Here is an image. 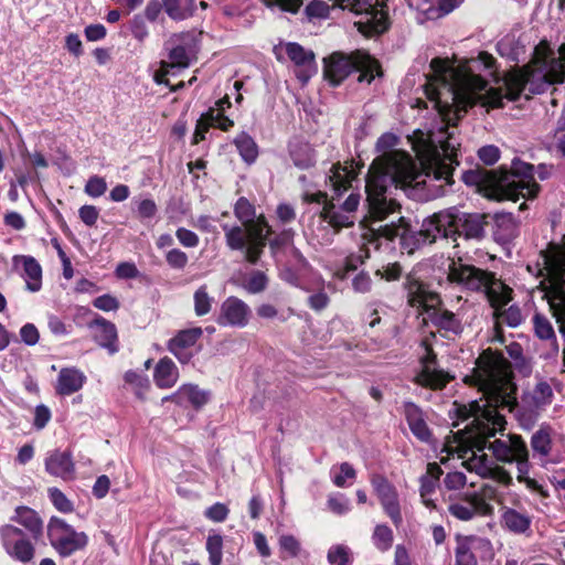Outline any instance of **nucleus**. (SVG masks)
<instances>
[{"label": "nucleus", "instance_id": "obj_5", "mask_svg": "<svg viewBox=\"0 0 565 565\" xmlns=\"http://www.w3.org/2000/svg\"><path fill=\"white\" fill-rule=\"evenodd\" d=\"M534 169L530 163L513 160L511 170L477 168L465 171L462 180L467 185L477 186L479 192L492 200L533 199L540 190L534 180Z\"/></svg>", "mask_w": 565, "mask_h": 565}, {"label": "nucleus", "instance_id": "obj_39", "mask_svg": "<svg viewBox=\"0 0 565 565\" xmlns=\"http://www.w3.org/2000/svg\"><path fill=\"white\" fill-rule=\"evenodd\" d=\"M494 220V234L502 239H510L515 232V221L511 213H497Z\"/></svg>", "mask_w": 565, "mask_h": 565}, {"label": "nucleus", "instance_id": "obj_10", "mask_svg": "<svg viewBox=\"0 0 565 565\" xmlns=\"http://www.w3.org/2000/svg\"><path fill=\"white\" fill-rule=\"evenodd\" d=\"M324 78L333 86L339 85L351 72L360 73L358 81L370 84L376 76L382 75L379 62L369 53L356 51L351 55L335 52L323 60Z\"/></svg>", "mask_w": 565, "mask_h": 565}, {"label": "nucleus", "instance_id": "obj_41", "mask_svg": "<svg viewBox=\"0 0 565 565\" xmlns=\"http://www.w3.org/2000/svg\"><path fill=\"white\" fill-rule=\"evenodd\" d=\"M372 543L381 552L388 551L393 544V531L385 524H377L372 534Z\"/></svg>", "mask_w": 565, "mask_h": 565}, {"label": "nucleus", "instance_id": "obj_62", "mask_svg": "<svg viewBox=\"0 0 565 565\" xmlns=\"http://www.w3.org/2000/svg\"><path fill=\"white\" fill-rule=\"evenodd\" d=\"M94 307L103 311H114L119 307L118 300L110 295H103L95 298Z\"/></svg>", "mask_w": 565, "mask_h": 565}, {"label": "nucleus", "instance_id": "obj_30", "mask_svg": "<svg viewBox=\"0 0 565 565\" xmlns=\"http://www.w3.org/2000/svg\"><path fill=\"white\" fill-rule=\"evenodd\" d=\"M85 380L86 376L79 370L75 367H64L60 371L57 376L55 386L56 393L63 396L71 395L83 387Z\"/></svg>", "mask_w": 565, "mask_h": 565}, {"label": "nucleus", "instance_id": "obj_37", "mask_svg": "<svg viewBox=\"0 0 565 565\" xmlns=\"http://www.w3.org/2000/svg\"><path fill=\"white\" fill-rule=\"evenodd\" d=\"M166 13L175 21L185 20L196 9V0H162Z\"/></svg>", "mask_w": 565, "mask_h": 565}, {"label": "nucleus", "instance_id": "obj_31", "mask_svg": "<svg viewBox=\"0 0 565 565\" xmlns=\"http://www.w3.org/2000/svg\"><path fill=\"white\" fill-rule=\"evenodd\" d=\"M501 521L510 532L514 534H527L531 530L532 515L523 510L503 508Z\"/></svg>", "mask_w": 565, "mask_h": 565}, {"label": "nucleus", "instance_id": "obj_26", "mask_svg": "<svg viewBox=\"0 0 565 565\" xmlns=\"http://www.w3.org/2000/svg\"><path fill=\"white\" fill-rule=\"evenodd\" d=\"M175 404L182 407L191 406L200 409L211 399V391L202 390L195 384H183L174 393Z\"/></svg>", "mask_w": 565, "mask_h": 565}, {"label": "nucleus", "instance_id": "obj_61", "mask_svg": "<svg viewBox=\"0 0 565 565\" xmlns=\"http://www.w3.org/2000/svg\"><path fill=\"white\" fill-rule=\"evenodd\" d=\"M227 513L228 509L225 504L215 503L205 510L204 515L214 522H222L226 519Z\"/></svg>", "mask_w": 565, "mask_h": 565}, {"label": "nucleus", "instance_id": "obj_35", "mask_svg": "<svg viewBox=\"0 0 565 565\" xmlns=\"http://www.w3.org/2000/svg\"><path fill=\"white\" fill-rule=\"evenodd\" d=\"M289 154L294 164L299 169H309L313 167L317 161L316 152L308 142H290Z\"/></svg>", "mask_w": 565, "mask_h": 565}, {"label": "nucleus", "instance_id": "obj_60", "mask_svg": "<svg viewBox=\"0 0 565 565\" xmlns=\"http://www.w3.org/2000/svg\"><path fill=\"white\" fill-rule=\"evenodd\" d=\"M51 419V411L41 404L35 407L33 426L36 429H43Z\"/></svg>", "mask_w": 565, "mask_h": 565}, {"label": "nucleus", "instance_id": "obj_29", "mask_svg": "<svg viewBox=\"0 0 565 565\" xmlns=\"http://www.w3.org/2000/svg\"><path fill=\"white\" fill-rule=\"evenodd\" d=\"M92 328L94 329V339L100 347L107 349L111 354L118 351L117 329L113 322L100 317L94 320Z\"/></svg>", "mask_w": 565, "mask_h": 565}, {"label": "nucleus", "instance_id": "obj_53", "mask_svg": "<svg viewBox=\"0 0 565 565\" xmlns=\"http://www.w3.org/2000/svg\"><path fill=\"white\" fill-rule=\"evenodd\" d=\"M402 273L403 270L398 263H391L377 269L375 275L387 281H394L401 278Z\"/></svg>", "mask_w": 565, "mask_h": 565}, {"label": "nucleus", "instance_id": "obj_38", "mask_svg": "<svg viewBox=\"0 0 565 565\" xmlns=\"http://www.w3.org/2000/svg\"><path fill=\"white\" fill-rule=\"evenodd\" d=\"M408 4L417 11L416 19L419 23L440 18L437 0H408Z\"/></svg>", "mask_w": 565, "mask_h": 565}, {"label": "nucleus", "instance_id": "obj_27", "mask_svg": "<svg viewBox=\"0 0 565 565\" xmlns=\"http://www.w3.org/2000/svg\"><path fill=\"white\" fill-rule=\"evenodd\" d=\"M441 475V468L436 462H431L427 465L426 473L423 475L419 479V494L422 502L426 508L430 510L436 509V503L435 500L433 499V494L436 492L439 478Z\"/></svg>", "mask_w": 565, "mask_h": 565}, {"label": "nucleus", "instance_id": "obj_15", "mask_svg": "<svg viewBox=\"0 0 565 565\" xmlns=\"http://www.w3.org/2000/svg\"><path fill=\"white\" fill-rule=\"evenodd\" d=\"M370 481L385 514L398 527L403 522V516L396 487L382 475H373Z\"/></svg>", "mask_w": 565, "mask_h": 565}, {"label": "nucleus", "instance_id": "obj_25", "mask_svg": "<svg viewBox=\"0 0 565 565\" xmlns=\"http://www.w3.org/2000/svg\"><path fill=\"white\" fill-rule=\"evenodd\" d=\"M15 268H21V276L25 280V287L31 292H36L42 287V267L39 262L29 255L13 257Z\"/></svg>", "mask_w": 565, "mask_h": 565}, {"label": "nucleus", "instance_id": "obj_8", "mask_svg": "<svg viewBox=\"0 0 565 565\" xmlns=\"http://www.w3.org/2000/svg\"><path fill=\"white\" fill-rule=\"evenodd\" d=\"M268 7L277 6L282 11L297 12L303 0H263ZM340 7L362 15L356 22L359 30L367 35L383 33L388 26L387 12L374 0H311L306 8L311 18H326L330 9Z\"/></svg>", "mask_w": 565, "mask_h": 565}, {"label": "nucleus", "instance_id": "obj_1", "mask_svg": "<svg viewBox=\"0 0 565 565\" xmlns=\"http://www.w3.org/2000/svg\"><path fill=\"white\" fill-rule=\"evenodd\" d=\"M427 98L440 116L438 129L430 130L427 137L416 145L415 151L419 167L414 159L401 150H391L377 157L371 164L365 193L367 202L370 243H379L382 238L388 242L399 241L403 253L413 254L425 244L434 243L437 237L463 236L481 239L484 236L487 215L463 213L450 207L425 218L418 231L413 230L411 222L401 215V205L388 198V189L393 184L401 188L429 186L433 181L441 182L436 194L445 185L452 183L455 166H458L457 150L459 143L449 131L467 111L468 107L459 104L441 105L439 89L425 84ZM379 244H376V247Z\"/></svg>", "mask_w": 565, "mask_h": 565}, {"label": "nucleus", "instance_id": "obj_48", "mask_svg": "<svg viewBox=\"0 0 565 565\" xmlns=\"http://www.w3.org/2000/svg\"><path fill=\"white\" fill-rule=\"evenodd\" d=\"M328 508L338 515H343L351 510L350 501L342 493H335L329 497Z\"/></svg>", "mask_w": 565, "mask_h": 565}, {"label": "nucleus", "instance_id": "obj_63", "mask_svg": "<svg viewBox=\"0 0 565 565\" xmlns=\"http://www.w3.org/2000/svg\"><path fill=\"white\" fill-rule=\"evenodd\" d=\"M354 291L365 294L371 290L372 279L367 273L361 271L352 280Z\"/></svg>", "mask_w": 565, "mask_h": 565}, {"label": "nucleus", "instance_id": "obj_42", "mask_svg": "<svg viewBox=\"0 0 565 565\" xmlns=\"http://www.w3.org/2000/svg\"><path fill=\"white\" fill-rule=\"evenodd\" d=\"M194 300V311L199 317L207 315L214 302V298L211 297L207 292V287L205 285L199 287L193 296Z\"/></svg>", "mask_w": 565, "mask_h": 565}, {"label": "nucleus", "instance_id": "obj_36", "mask_svg": "<svg viewBox=\"0 0 565 565\" xmlns=\"http://www.w3.org/2000/svg\"><path fill=\"white\" fill-rule=\"evenodd\" d=\"M24 526L34 540H38L43 531V522L38 513L28 507H18L15 515L11 519Z\"/></svg>", "mask_w": 565, "mask_h": 565}, {"label": "nucleus", "instance_id": "obj_13", "mask_svg": "<svg viewBox=\"0 0 565 565\" xmlns=\"http://www.w3.org/2000/svg\"><path fill=\"white\" fill-rule=\"evenodd\" d=\"M424 353L420 356V371L415 375L414 382L434 391L443 390L451 380V376L444 370L437 367L436 354L434 353L428 338L420 342Z\"/></svg>", "mask_w": 565, "mask_h": 565}, {"label": "nucleus", "instance_id": "obj_22", "mask_svg": "<svg viewBox=\"0 0 565 565\" xmlns=\"http://www.w3.org/2000/svg\"><path fill=\"white\" fill-rule=\"evenodd\" d=\"M249 264L254 263L263 248L266 246L267 238L271 230L266 220L249 207Z\"/></svg>", "mask_w": 565, "mask_h": 565}, {"label": "nucleus", "instance_id": "obj_7", "mask_svg": "<svg viewBox=\"0 0 565 565\" xmlns=\"http://www.w3.org/2000/svg\"><path fill=\"white\" fill-rule=\"evenodd\" d=\"M355 178L356 173L353 168L338 162L332 164L328 173L327 185L333 191L330 202L327 201V193L322 191L315 193L305 192L302 195L303 201L307 203H324L320 216L334 230L333 234L354 224L355 213L361 199L360 194L351 192L341 205H337L334 200L352 188V181Z\"/></svg>", "mask_w": 565, "mask_h": 565}, {"label": "nucleus", "instance_id": "obj_33", "mask_svg": "<svg viewBox=\"0 0 565 565\" xmlns=\"http://www.w3.org/2000/svg\"><path fill=\"white\" fill-rule=\"evenodd\" d=\"M179 379L175 363L168 356L161 358L153 371V381L159 388H171Z\"/></svg>", "mask_w": 565, "mask_h": 565}, {"label": "nucleus", "instance_id": "obj_45", "mask_svg": "<svg viewBox=\"0 0 565 565\" xmlns=\"http://www.w3.org/2000/svg\"><path fill=\"white\" fill-rule=\"evenodd\" d=\"M279 547L282 558L297 557L301 553L300 542L292 535H281L279 537Z\"/></svg>", "mask_w": 565, "mask_h": 565}, {"label": "nucleus", "instance_id": "obj_46", "mask_svg": "<svg viewBox=\"0 0 565 565\" xmlns=\"http://www.w3.org/2000/svg\"><path fill=\"white\" fill-rule=\"evenodd\" d=\"M330 565H348L350 562V550L345 545H333L328 552Z\"/></svg>", "mask_w": 565, "mask_h": 565}, {"label": "nucleus", "instance_id": "obj_17", "mask_svg": "<svg viewBox=\"0 0 565 565\" xmlns=\"http://www.w3.org/2000/svg\"><path fill=\"white\" fill-rule=\"evenodd\" d=\"M455 555L456 565H478L479 559L491 555V544L477 536H458Z\"/></svg>", "mask_w": 565, "mask_h": 565}, {"label": "nucleus", "instance_id": "obj_6", "mask_svg": "<svg viewBox=\"0 0 565 565\" xmlns=\"http://www.w3.org/2000/svg\"><path fill=\"white\" fill-rule=\"evenodd\" d=\"M449 279L472 291H482L490 305L495 309V317L499 323H505L511 328L520 326L523 315L519 307L511 306L503 311L499 309L511 300L512 290L493 273L480 269L476 266L452 262L449 267Z\"/></svg>", "mask_w": 565, "mask_h": 565}, {"label": "nucleus", "instance_id": "obj_11", "mask_svg": "<svg viewBox=\"0 0 565 565\" xmlns=\"http://www.w3.org/2000/svg\"><path fill=\"white\" fill-rule=\"evenodd\" d=\"M164 50L168 52V61L161 63L166 73L170 68H186L196 60L198 35L194 32L174 33L166 41Z\"/></svg>", "mask_w": 565, "mask_h": 565}, {"label": "nucleus", "instance_id": "obj_9", "mask_svg": "<svg viewBox=\"0 0 565 565\" xmlns=\"http://www.w3.org/2000/svg\"><path fill=\"white\" fill-rule=\"evenodd\" d=\"M404 288L407 292L408 303L412 307L423 308L426 317L424 320H430L439 329L458 334L462 331V326L457 316L439 307L440 298L436 292L427 289L426 285L416 276L414 271L405 277Z\"/></svg>", "mask_w": 565, "mask_h": 565}, {"label": "nucleus", "instance_id": "obj_50", "mask_svg": "<svg viewBox=\"0 0 565 565\" xmlns=\"http://www.w3.org/2000/svg\"><path fill=\"white\" fill-rule=\"evenodd\" d=\"M166 260L171 268L181 270L186 266L189 258L181 249L172 248L166 254Z\"/></svg>", "mask_w": 565, "mask_h": 565}, {"label": "nucleus", "instance_id": "obj_58", "mask_svg": "<svg viewBox=\"0 0 565 565\" xmlns=\"http://www.w3.org/2000/svg\"><path fill=\"white\" fill-rule=\"evenodd\" d=\"M276 214L282 225H287L296 220L294 206L287 203H280L276 209Z\"/></svg>", "mask_w": 565, "mask_h": 565}, {"label": "nucleus", "instance_id": "obj_16", "mask_svg": "<svg viewBox=\"0 0 565 565\" xmlns=\"http://www.w3.org/2000/svg\"><path fill=\"white\" fill-rule=\"evenodd\" d=\"M230 105L228 96H224L215 102V107H211L200 117L196 122L193 143L204 140L210 127H216L226 131L234 125L233 120L224 115L225 108L230 107Z\"/></svg>", "mask_w": 565, "mask_h": 565}, {"label": "nucleus", "instance_id": "obj_56", "mask_svg": "<svg viewBox=\"0 0 565 565\" xmlns=\"http://www.w3.org/2000/svg\"><path fill=\"white\" fill-rule=\"evenodd\" d=\"M444 483L449 490H459L467 483V478L463 472H448L444 479Z\"/></svg>", "mask_w": 565, "mask_h": 565}, {"label": "nucleus", "instance_id": "obj_47", "mask_svg": "<svg viewBox=\"0 0 565 565\" xmlns=\"http://www.w3.org/2000/svg\"><path fill=\"white\" fill-rule=\"evenodd\" d=\"M49 497L53 505L63 513H70L73 511V503L66 498V495L57 488L49 489Z\"/></svg>", "mask_w": 565, "mask_h": 565}, {"label": "nucleus", "instance_id": "obj_14", "mask_svg": "<svg viewBox=\"0 0 565 565\" xmlns=\"http://www.w3.org/2000/svg\"><path fill=\"white\" fill-rule=\"evenodd\" d=\"M2 545L10 557L20 563L32 562L35 555L34 545L25 537L24 532L11 524L0 527Z\"/></svg>", "mask_w": 565, "mask_h": 565}, {"label": "nucleus", "instance_id": "obj_24", "mask_svg": "<svg viewBox=\"0 0 565 565\" xmlns=\"http://www.w3.org/2000/svg\"><path fill=\"white\" fill-rule=\"evenodd\" d=\"M402 408L412 434L420 441H429L431 431L427 425L424 411L411 401L404 402Z\"/></svg>", "mask_w": 565, "mask_h": 565}, {"label": "nucleus", "instance_id": "obj_44", "mask_svg": "<svg viewBox=\"0 0 565 565\" xmlns=\"http://www.w3.org/2000/svg\"><path fill=\"white\" fill-rule=\"evenodd\" d=\"M223 539L220 534H210L206 540V551L211 565H221L222 563Z\"/></svg>", "mask_w": 565, "mask_h": 565}, {"label": "nucleus", "instance_id": "obj_54", "mask_svg": "<svg viewBox=\"0 0 565 565\" xmlns=\"http://www.w3.org/2000/svg\"><path fill=\"white\" fill-rule=\"evenodd\" d=\"M267 284L268 278L263 270H254L249 273V292H260L266 288Z\"/></svg>", "mask_w": 565, "mask_h": 565}, {"label": "nucleus", "instance_id": "obj_4", "mask_svg": "<svg viewBox=\"0 0 565 565\" xmlns=\"http://www.w3.org/2000/svg\"><path fill=\"white\" fill-rule=\"evenodd\" d=\"M456 413L458 420L454 423L455 427H458L461 423H466L463 428H459L455 434L457 438L458 451L461 448L472 452V456L463 461L465 467L469 471H473L482 478L492 479L505 487H510L513 483L511 473L489 460L486 454L478 455L477 451H483L486 448L489 449L497 461L503 463H515L518 470V481L524 483L530 490H537L539 483L536 480L529 477L530 472V451L525 440L522 436L516 434H507L501 438L488 441V438L495 436L497 433H502L503 429L495 430L493 433L486 431L487 428L491 430L490 425H486L483 418L477 416L475 409L471 408V402L467 405H458L455 403ZM484 422H487L484 419Z\"/></svg>", "mask_w": 565, "mask_h": 565}, {"label": "nucleus", "instance_id": "obj_12", "mask_svg": "<svg viewBox=\"0 0 565 565\" xmlns=\"http://www.w3.org/2000/svg\"><path fill=\"white\" fill-rule=\"evenodd\" d=\"M47 536L51 545L62 557H68L83 550L88 543L84 532H77L64 520L52 516L47 524Z\"/></svg>", "mask_w": 565, "mask_h": 565}, {"label": "nucleus", "instance_id": "obj_21", "mask_svg": "<svg viewBox=\"0 0 565 565\" xmlns=\"http://www.w3.org/2000/svg\"><path fill=\"white\" fill-rule=\"evenodd\" d=\"M280 50H284L287 57L294 63L297 78L302 83H307L316 73L313 52L294 42L286 43Z\"/></svg>", "mask_w": 565, "mask_h": 565}, {"label": "nucleus", "instance_id": "obj_64", "mask_svg": "<svg viewBox=\"0 0 565 565\" xmlns=\"http://www.w3.org/2000/svg\"><path fill=\"white\" fill-rule=\"evenodd\" d=\"M556 147L565 159V116H562L557 121L555 130Z\"/></svg>", "mask_w": 565, "mask_h": 565}, {"label": "nucleus", "instance_id": "obj_18", "mask_svg": "<svg viewBox=\"0 0 565 565\" xmlns=\"http://www.w3.org/2000/svg\"><path fill=\"white\" fill-rule=\"evenodd\" d=\"M554 430L548 425H541L531 436L533 457L537 458L542 466L558 463L561 456L555 449Z\"/></svg>", "mask_w": 565, "mask_h": 565}, {"label": "nucleus", "instance_id": "obj_2", "mask_svg": "<svg viewBox=\"0 0 565 565\" xmlns=\"http://www.w3.org/2000/svg\"><path fill=\"white\" fill-rule=\"evenodd\" d=\"M558 54L555 56L548 44L541 42L534 49L531 63L509 72L499 88L489 86L479 75L462 73L447 60L436 57L430 62L431 74L426 76V83L439 89V103L443 106L459 103L463 108L476 104L498 108L503 106V99L516 100L526 87L532 94H541L548 86L563 83L565 43L559 46Z\"/></svg>", "mask_w": 565, "mask_h": 565}, {"label": "nucleus", "instance_id": "obj_28", "mask_svg": "<svg viewBox=\"0 0 565 565\" xmlns=\"http://www.w3.org/2000/svg\"><path fill=\"white\" fill-rule=\"evenodd\" d=\"M246 305L236 297H228L221 307L218 323L223 326H244Z\"/></svg>", "mask_w": 565, "mask_h": 565}, {"label": "nucleus", "instance_id": "obj_59", "mask_svg": "<svg viewBox=\"0 0 565 565\" xmlns=\"http://www.w3.org/2000/svg\"><path fill=\"white\" fill-rule=\"evenodd\" d=\"M20 337L26 345H34L38 343L40 334L33 323H26L20 329Z\"/></svg>", "mask_w": 565, "mask_h": 565}, {"label": "nucleus", "instance_id": "obj_23", "mask_svg": "<svg viewBox=\"0 0 565 565\" xmlns=\"http://www.w3.org/2000/svg\"><path fill=\"white\" fill-rule=\"evenodd\" d=\"M202 335L201 328H192L180 331L174 338L168 342V350L182 364H186L193 358L192 347Z\"/></svg>", "mask_w": 565, "mask_h": 565}, {"label": "nucleus", "instance_id": "obj_51", "mask_svg": "<svg viewBox=\"0 0 565 565\" xmlns=\"http://www.w3.org/2000/svg\"><path fill=\"white\" fill-rule=\"evenodd\" d=\"M137 204V213L141 220H150L153 218L158 212L157 204L151 199H142L140 201H135Z\"/></svg>", "mask_w": 565, "mask_h": 565}, {"label": "nucleus", "instance_id": "obj_34", "mask_svg": "<svg viewBox=\"0 0 565 565\" xmlns=\"http://www.w3.org/2000/svg\"><path fill=\"white\" fill-rule=\"evenodd\" d=\"M532 323L535 335L540 340L546 341L548 343L551 353L556 355L559 351V345L555 330L550 319L543 313L535 312L532 318Z\"/></svg>", "mask_w": 565, "mask_h": 565}, {"label": "nucleus", "instance_id": "obj_57", "mask_svg": "<svg viewBox=\"0 0 565 565\" xmlns=\"http://www.w3.org/2000/svg\"><path fill=\"white\" fill-rule=\"evenodd\" d=\"M478 157L484 164L492 166L499 160L500 151L495 146H484L479 149Z\"/></svg>", "mask_w": 565, "mask_h": 565}, {"label": "nucleus", "instance_id": "obj_20", "mask_svg": "<svg viewBox=\"0 0 565 565\" xmlns=\"http://www.w3.org/2000/svg\"><path fill=\"white\" fill-rule=\"evenodd\" d=\"M239 225L227 223L222 224L225 232L226 243L230 248L243 250L247 246V200L239 198L234 209Z\"/></svg>", "mask_w": 565, "mask_h": 565}, {"label": "nucleus", "instance_id": "obj_32", "mask_svg": "<svg viewBox=\"0 0 565 565\" xmlns=\"http://www.w3.org/2000/svg\"><path fill=\"white\" fill-rule=\"evenodd\" d=\"M46 471L64 480L71 479L74 475V463L67 452L53 451L45 459Z\"/></svg>", "mask_w": 565, "mask_h": 565}, {"label": "nucleus", "instance_id": "obj_52", "mask_svg": "<svg viewBox=\"0 0 565 565\" xmlns=\"http://www.w3.org/2000/svg\"><path fill=\"white\" fill-rule=\"evenodd\" d=\"M130 31H131L134 38L137 39L138 41H143L148 36L149 32H148L146 19L143 15L136 14L130 20Z\"/></svg>", "mask_w": 565, "mask_h": 565}, {"label": "nucleus", "instance_id": "obj_43", "mask_svg": "<svg viewBox=\"0 0 565 565\" xmlns=\"http://www.w3.org/2000/svg\"><path fill=\"white\" fill-rule=\"evenodd\" d=\"M124 379L127 384L134 387L135 394L139 398H143V394L150 386L147 375L136 371H127Z\"/></svg>", "mask_w": 565, "mask_h": 565}, {"label": "nucleus", "instance_id": "obj_19", "mask_svg": "<svg viewBox=\"0 0 565 565\" xmlns=\"http://www.w3.org/2000/svg\"><path fill=\"white\" fill-rule=\"evenodd\" d=\"M448 511L452 516L461 521H469L478 514H490L492 512V507L482 495L472 491L466 492L461 499L450 503Z\"/></svg>", "mask_w": 565, "mask_h": 565}, {"label": "nucleus", "instance_id": "obj_40", "mask_svg": "<svg viewBox=\"0 0 565 565\" xmlns=\"http://www.w3.org/2000/svg\"><path fill=\"white\" fill-rule=\"evenodd\" d=\"M355 476L356 472L354 468L348 462H343L339 467L331 469L332 481L339 488H345L351 484Z\"/></svg>", "mask_w": 565, "mask_h": 565}, {"label": "nucleus", "instance_id": "obj_3", "mask_svg": "<svg viewBox=\"0 0 565 565\" xmlns=\"http://www.w3.org/2000/svg\"><path fill=\"white\" fill-rule=\"evenodd\" d=\"M465 382L482 394L479 401H471L469 409H475L477 416L486 419V425L490 423L491 430H486L488 434L505 427V413H514L522 429H532L554 399L551 384L540 380L523 393L519 404L511 363L502 353L491 349L481 352Z\"/></svg>", "mask_w": 565, "mask_h": 565}, {"label": "nucleus", "instance_id": "obj_49", "mask_svg": "<svg viewBox=\"0 0 565 565\" xmlns=\"http://www.w3.org/2000/svg\"><path fill=\"white\" fill-rule=\"evenodd\" d=\"M107 190V183L104 178L98 175L90 177L85 185V192L92 198L102 196Z\"/></svg>", "mask_w": 565, "mask_h": 565}, {"label": "nucleus", "instance_id": "obj_55", "mask_svg": "<svg viewBox=\"0 0 565 565\" xmlns=\"http://www.w3.org/2000/svg\"><path fill=\"white\" fill-rule=\"evenodd\" d=\"M175 236L181 245L188 248L196 247L199 245V236L184 227H179L175 232Z\"/></svg>", "mask_w": 565, "mask_h": 565}]
</instances>
